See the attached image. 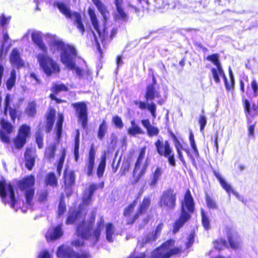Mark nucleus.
Listing matches in <instances>:
<instances>
[{"mask_svg": "<svg viewBox=\"0 0 258 258\" xmlns=\"http://www.w3.org/2000/svg\"><path fill=\"white\" fill-rule=\"evenodd\" d=\"M97 185L95 184H92L86 189L83 197V205L80 207V210L76 213L70 212L67 218L66 223L71 224L74 223L78 224L77 233L78 236L81 238L72 241V243L75 246H80L83 244L84 239L90 238L94 243L96 242L100 236L101 231L104 226V220L103 217H100L97 223L96 229L91 233V227L94 222L96 213L93 212L91 213V217L89 221H85V217L86 211L83 210V206H88L92 200V197L94 192L97 189Z\"/></svg>", "mask_w": 258, "mask_h": 258, "instance_id": "1", "label": "nucleus"}, {"mask_svg": "<svg viewBox=\"0 0 258 258\" xmlns=\"http://www.w3.org/2000/svg\"><path fill=\"white\" fill-rule=\"evenodd\" d=\"M92 2L96 5L98 10L101 14L104 21L103 25L102 26L100 25L94 11L91 9H89L88 13L92 25L96 32V33L95 32L93 31L94 39L97 45V49L100 51V42L103 46L108 43L117 33V29L113 28L110 31V33H109L108 28L106 26V22L108 19V12L106 10L104 5L100 0H92Z\"/></svg>", "mask_w": 258, "mask_h": 258, "instance_id": "2", "label": "nucleus"}, {"mask_svg": "<svg viewBox=\"0 0 258 258\" xmlns=\"http://www.w3.org/2000/svg\"><path fill=\"white\" fill-rule=\"evenodd\" d=\"M50 47L53 53L60 52V60L68 69L74 70L79 77L83 76V71L75 65L77 52L73 46L66 44L56 37H53L50 42Z\"/></svg>", "mask_w": 258, "mask_h": 258, "instance_id": "3", "label": "nucleus"}, {"mask_svg": "<svg viewBox=\"0 0 258 258\" xmlns=\"http://www.w3.org/2000/svg\"><path fill=\"white\" fill-rule=\"evenodd\" d=\"M194 202L190 191L188 190L181 203V213L179 219L177 220L173 225V232L176 233L183 224L190 218V213L194 212Z\"/></svg>", "mask_w": 258, "mask_h": 258, "instance_id": "4", "label": "nucleus"}, {"mask_svg": "<svg viewBox=\"0 0 258 258\" xmlns=\"http://www.w3.org/2000/svg\"><path fill=\"white\" fill-rule=\"evenodd\" d=\"M37 58L40 66L47 76L59 72L58 64L48 55L47 51L38 53Z\"/></svg>", "mask_w": 258, "mask_h": 258, "instance_id": "5", "label": "nucleus"}, {"mask_svg": "<svg viewBox=\"0 0 258 258\" xmlns=\"http://www.w3.org/2000/svg\"><path fill=\"white\" fill-rule=\"evenodd\" d=\"M174 240L170 239L164 243L152 253V258H169L172 255L178 253L180 249L174 247Z\"/></svg>", "mask_w": 258, "mask_h": 258, "instance_id": "6", "label": "nucleus"}, {"mask_svg": "<svg viewBox=\"0 0 258 258\" xmlns=\"http://www.w3.org/2000/svg\"><path fill=\"white\" fill-rule=\"evenodd\" d=\"M0 196L3 202L9 204L12 208L16 209L18 207L13 187L10 183H7L5 181H0Z\"/></svg>", "mask_w": 258, "mask_h": 258, "instance_id": "7", "label": "nucleus"}, {"mask_svg": "<svg viewBox=\"0 0 258 258\" xmlns=\"http://www.w3.org/2000/svg\"><path fill=\"white\" fill-rule=\"evenodd\" d=\"M34 176H28L19 182V187L22 190L25 191V198L27 206L31 207L33 205V199L34 195Z\"/></svg>", "mask_w": 258, "mask_h": 258, "instance_id": "8", "label": "nucleus"}, {"mask_svg": "<svg viewBox=\"0 0 258 258\" xmlns=\"http://www.w3.org/2000/svg\"><path fill=\"white\" fill-rule=\"evenodd\" d=\"M54 5L56 7L60 12L67 18L73 20L77 28L83 34L85 32V28L82 22L81 16L79 13L72 12L69 7L61 2H55Z\"/></svg>", "mask_w": 258, "mask_h": 258, "instance_id": "9", "label": "nucleus"}, {"mask_svg": "<svg viewBox=\"0 0 258 258\" xmlns=\"http://www.w3.org/2000/svg\"><path fill=\"white\" fill-rule=\"evenodd\" d=\"M157 153L167 158L169 164L172 166L176 165L174 152L167 141L162 142L158 140L155 143Z\"/></svg>", "mask_w": 258, "mask_h": 258, "instance_id": "10", "label": "nucleus"}, {"mask_svg": "<svg viewBox=\"0 0 258 258\" xmlns=\"http://www.w3.org/2000/svg\"><path fill=\"white\" fill-rule=\"evenodd\" d=\"M145 153L146 148H143L141 150L140 155L135 164V169L133 171V177L136 182L138 181L141 177L144 175L149 165L148 159H146L145 163L142 164Z\"/></svg>", "mask_w": 258, "mask_h": 258, "instance_id": "11", "label": "nucleus"}, {"mask_svg": "<svg viewBox=\"0 0 258 258\" xmlns=\"http://www.w3.org/2000/svg\"><path fill=\"white\" fill-rule=\"evenodd\" d=\"M30 127L26 124L22 125L19 130L17 136L14 140L15 147L18 149L23 147L26 142V139L30 136Z\"/></svg>", "mask_w": 258, "mask_h": 258, "instance_id": "12", "label": "nucleus"}, {"mask_svg": "<svg viewBox=\"0 0 258 258\" xmlns=\"http://www.w3.org/2000/svg\"><path fill=\"white\" fill-rule=\"evenodd\" d=\"M176 203V195L173 191L169 189L165 191L160 198L159 205L167 209L172 210L174 208Z\"/></svg>", "mask_w": 258, "mask_h": 258, "instance_id": "13", "label": "nucleus"}, {"mask_svg": "<svg viewBox=\"0 0 258 258\" xmlns=\"http://www.w3.org/2000/svg\"><path fill=\"white\" fill-rule=\"evenodd\" d=\"M76 109V114L79 122H81L82 126L85 128L87 124V106L83 102L73 104Z\"/></svg>", "mask_w": 258, "mask_h": 258, "instance_id": "14", "label": "nucleus"}, {"mask_svg": "<svg viewBox=\"0 0 258 258\" xmlns=\"http://www.w3.org/2000/svg\"><path fill=\"white\" fill-rule=\"evenodd\" d=\"M57 256L58 257L66 258H87L88 254L85 253L82 254H76L69 247L61 245L58 248Z\"/></svg>", "mask_w": 258, "mask_h": 258, "instance_id": "15", "label": "nucleus"}, {"mask_svg": "<svg viewBox=\"0 0 258 258\" xmlns=\"http://www.w3.org/2000/svg\"><path fill=\"white\" fill-rule=\"evenodd\" d=\"M30 33L32 41L39 48V49L42 51V52L47 51V48L42 41V33L40 32L37 31L29 30L24 37H26Z\"/></svg>", "mask_w": 258, "mask_h": 258, "instance_id": "16", "label": "nucleus"}, {"mask_svg": "<svg viewBox=\"0 0 258 258\" xmlns=\"http://www.w3.org/2000/svg\"><path fill=\"white\" fill-rule=\"evenodd\" d=\"M1 125L3 130H0V138L3 142L9 143L10 141L9 135L13 132V126L4 119H1Z\"/></svg>", "mask_w": 258, "mask_h": 258, "instance_id": "17", "label": "nucleus"}, {"mask_svg": "<svg viewBox=\"0 0 258 258\" xmlns=\"http://www.w3.org/2000/svg\"><path fill=\"white\" fill-rule=\"evenodd\" d=\"M163 228V224L160 223L158 225L154 233H150L144 236L142 240L138 241V246L142 247L144 244L147 243H150L155 241L158 235L160 234Z\"/></svg>", "mask_w": 258, "mask_h": 258, "instance_id": "18", "label": "nucleus"}, {"mask_svg": "<svg viewBox=\"0 0 258 258\" xmlns=\"http://www.w3.org/2000/svg\"><path fill=\"white\" fill-rule=\"evenodd\" d=\"M214 175L219 181L222 187L226 191L229 196L231 193L234 195L238 199L240 200V196L238 192L235 191L230 184L227 183L225 180L222 177L220 173L216 170H213Z\"/></svg>", "mask_w": 258, "mask_h": 258, "instance_id": "19", "label": "nucleus"}, {"mask_svg": "<svg viewBox=\"0 0 258 258\" xmlns=\"http://www.w3.org/2000/svg\"><path fill=\"white\" fill-rule=\"evenodd\" d=\"M227 234L229 244L232 248L236 249L241 246V239L235 231L233 230H228Z\"/></svg>", "mask_w": 258, "mask_h": 258, "instance_id": "20", "label": "nucleus"}, {"mask_svg": "<svg viewBox=\"0 0 258 258\" xmlns=\"http://www.w3.org/2000/svg\"><path fill=\"white\" fill-rule=\"evenodd\" d=\"M25 166L29 170H31L34 165L36 157L35 150L27 149L25 153Z\"/></svg>", "mask_w": 258, "mask_h": 258, "instance_id": "21", "label": "nucleus"}, {"mask_svg": "<svg viewBox=\"0 0 258 258\" xmlns=\"http://www.w3.org/2000/svg\"><path fill=\"white\" fill-rule=\"evenodd\" d=\"M63 234L62 225L60 224L54 228L49 229L45 235L47 240H53L60 237Z\"/></svg>", "mask_w": 258, "mask_h": 258, "instance_id": "22", "label": "nucleus"}, {"mask_svg": "<svg viewBox=\"0 0 258 258\" xmlns=\"http://www.w3.org/2000/svg\"><path fill=\"white\" fill-rule=\"evenodd\" d=\"M211 72L212 73L213 79L216 83H218L220 82L219 76H222L224 80V82L226 89L228 90L231 89V86H229V84H228L227 82V79L225 77L222 67H219L216 68H213L211 70Z\"/></svg>", "mask_w": 258, "mask_h": 258, "instance_id": "23", "label": "nucleus"}, {"mask_svg": "<svg viewBox=\"0 0 258 258\" xmlns=\"http://www.w3.org/2000/svg\"><path fill=\"white\" fill-rule=\"evenodd\" d=\"M160 97L161 94L159 91L153 84L149 85L147 87L145 95L147 101L153 100L156 98H158Z\"/></svg>", "mask_w": 258, "mask_h": 258, "instance_id": "24", "label": "nucleus"}, {"mask_svg": "<svg viewBox=\"0 0 258 258\" xmlns=\"http://www.w3.org/2000/svg\"><path fill=\"white\" fill-rule=\"evenodd\" d=\"M10 60L11 63L16 67H21L24 64V61L20 57L19 51L17 48L13 49L10 56Z\"/></svg>", "mask_w": 258, "mask_h": 258, "instance_id": "25", "label": "nucleus"}, {"mask_svg": "<svg viewBox=\"0 0 258 258\" xmlns=\"http://www.w3.org/2000/svg\"><path fill=\"white\" fill-rule=\"evenodd\" d=\"M163 172L162 168L158 166L156 167L154 170H153L149 182L150 186L154 187L157 185L158 181L162 175Z\"/></svg>", "mask_w": 258, "mask_h": 258, "instance_id": "26", "label": "nucleus"}, {"mask_svg": "<svg viewBox=\"0 0 258 258\" xmlns=\"http://www.w3.org/2000/svg\"><path fill=\"white\" fill-rule=\"evenodd\" d=\"M244 109L246 115L247 117L248 116L254 117L257 116L258 114V110L256 106L253 104L251 106L250 103L247 99L244 101Z\"/></svg>", "mask_w": 258, "mask_h": 258, "instance_id": "27", "label": "nucleus"}, {"mask_svg": "<svg viewBox=\"0 0 258 258\" xmlns=\"http://www.w3.org/2000/svg\"><path fill=\"white\" fill-rule=\"evenodd\" d=\"M95 149L94 147L92 146L90 150L89 159L86 165L87 174L89 176L91 175L93 173V169L95 163Z\"/></svg>", "mask_w": 258, "mask_h": 258, "instance_id": "28", "label": "nucleus"}, {"mask_svg": "<svg viewBox=\"0 0 258 258\" xmlns=\"http://www.w3.org/2000/svg\"><path fill=\"white\" fill-rule=\"evenodd\" d=\"M141 122L142 125L147 130V134L149 137L156 136L159 134V129L152 125L148 119L142 120Z\"/></svg>", "mask_w": 258, "mask_h": 258, "instance_id": "29", "label": "nucleus"}, {"mask_svg": "<svg viewBox=\"0 0 258 258\" xmlns=\"http://www.w3.org/2000/svg\"><path fill=\"white\" fill-rule=\"evenodd\" d=\"M151 202V199L150 198L147 197L145 198L142 203V204L141 205L140 207V209L137 211V213L135 214L134 217V219L132 221V223L134 222L135 220H136L139 216L142 214V213L145 212L149 206Z\"/></svg>", "mask_w": 258, "mask_h": 258, "instance_id": "30", "label": "nucleus"}, {"mask_svg": "<svg viewBox=\"0 0 258 258\" xmlns=\"http://www.w3.org/2000/svg\"><path fill=\"white\" fill-rule=\"evenodd\" d=\"M55 115V111L53 109H50L46 118V131L47 132H50L53 125L54 119Z\"/></svg>", "mask_w": 258, "mask_h": 258, "instance_id": "31", "label": "nucleus"}, {"mask_svg": "<svg viewBox=\"0 0 258 258\" xmlns=\"http://www.w3.org/2000/svg\"><path fill=\"white\" fill-rule=\"evenodd\" d=\"M106 238L109 242H112L115 237L114 226L111 223H107L105 226Z\"/></svg>", "mask_w": 258, "mask_h": 258, "instance_id": "32", "label": "nucleus"}, {"mask_svg": "<svg viewBox=\"0 0 258 258\" xmlns=\"http://www.w3.org/2000/svg\"><path fill=\"white\" fill-rule=\"evenodd\" d=\"M128 134L131 136H136L137 134H143L144 133L142 129L135 123V120L131 121V126L127 130Z\"/></svg>", "mask_w": 258, "mask_h": 258, "instance_id": "33", "label": "nucleus"}, {"mask_svg": "<svg viewBox=\"0 0 258 258\" xmlns=\"http://www.w3.org/2000/svg\"><path fill=\"white\" fill-rule=\"evenodd\" d=\"M64 179L66 186H72L74 183L75 180V173L72 171L64 172Z\"/></svg>", "mask_w": 258, "mask_h": 258, "instance_id": "34", "label": "nucleus"}, {"mask_svg": "<svg viewBox=\"0 0 258 258\" xmlns=\"http://www.w3.org/2000/svg\"><path fill=\"white\" fill-rule=\"evenodd\" d=\"M45 184L53 187L56 186L57 179L53 173H49L46 175L45 179Z\"/></svg>", "mask_w": 258, "mask_h": 258, "instance_id": "35", "label": "nucleus"}, {"mask_svg": "<svg viewBox=\"0 0 258 258\" xmlns=\"http://www.w3.org/2000/svg\"><path fill=\"white\" fill-rule=\"evenodd\" d=\"M106 165V156L105 153L101 158V161L97 169V175L99 178L101 177L104 173Z\"/></svg>", "mask_w": 258, "mask_h": 258, "instance_id": "36", "label": "nucleus"}, {"mask_svg": "<svg viewBox=\"0 0 258 258\" xmlns=\"http://www.w3.org/2000/svg\"><path fill=\"white\" fill-rule=\"evenodd\" d=\"M116 7L117 12L119 15L120 18L125 20L126 18V14L122 8V0H114Z\"/></svg>", "mask_w": 258, "mask_h": 258, "instance_id": "37", "label": "nucleus"}, {"mask_svg": "<svg viewBox=\"0 0 258 258\" xmlns=\"http://www.w3.org/2000/svg\"><path fill=\"white\" fill-rule=\"evenodd\" d=\"M76 137L75 139L74 155L76 161H77L79 157V149L80 145V132L79 130L76 131Z\"/></svg>", "mask_w": 258, "mask_h": 258, "instance_id": "38", "label": "nucleus"}, {"mask_svg": "<svg viewBox=\"0 0 258 258\" xmlns=\"http://www.w3.org/2000/svg\"><path fill=\"white\" fill-rule=\"evenodd\" d=\"M63 121V115L61 113L58 114V120L56 123V136L58 139H59L62 133V125Z\"/></svg>", "mask_w": 258, "mask_h": 258, "instance_id": "39", "label": "nucleus"}, {"mask_svg": "<svg viewBox=\"0 0 258 258\" xmlns=\"http://www.w3.org/2000/svg\"><path fill=\"white\" fill-rule=\"evenodd\" d=\"M107 125L105 120H103L100 125L98 132V138L100 140H102L107 132Z\"/></svg>", "mask_w": 258, "mask_h": 258, "instance_id": "40", "label": "nucleus"}, {"mask_svg": "<svg viewBox=\"0 0 258 258\" xmlns=\"http://www.w3.org/2000/svg\"><path fill=\"white\" fill-rule=\"evenodd\" d=\"M56 147L55 145H51L48 146L46 149L45 153V157L48 159H51L54 158Z\"/></svg>", "mask_w": 258, "mask_h": 258, "instance_id": "41", "label": "nucleus"}, {"mask_svg": "<svg viewBox=\"0 0 258 258\" xmlns=\"http://www.w3.org/2000/svg\"><path fill=\"white\" fill-rule=\"evenodd\" d=\"M202 222L204 228L208 230L210 228V219L204 211L203 209H201Z\"/></svg>", "mask_w": 258, "mask_h": 258, "instance_id": "42", "label": "nucleus"}, {"mask_svg": "<svg viewBox=\"0 0 258 258\" xmlns=\"http://www.w3.org/2000/svg\"><path fill=\"white\" fill-rule=\"evenodd\" d=\"M36 106L34 102H32L28 104L26 109V112L29 116H33L35 114L36 112Z\"/></svg>", "mask_w": 258, "mask_h": 258, "instance_id": "43", "label": "nucleus"}, {"mask_svg": "<svg viewBox=\"0 0 258 258\" xmlns=\"http://www.w3.org/2000/svg\"><path fill=\"white\" fill-rule=\"evenodd\" d=\"M207 59L212 62L213 64L216 66V68L221 67V63L219 60L218 55L217 54L208 56Z\"/></svg>", "mask_w": 258, "mask_h": 258, "instance_id": "44", "label": "nucleus"}, {"mask_svg": "<svg viewBox=\"0 0 258 258\" xmlns=\"http://www.w3.org/2000/svg\"><path fill=\"white\" fill-rule=\"evenodd\" d=\"M43 135L40 131H38L36 133V142L38 145V148L40 149L42 148L43 146Z\"/></svg>", "mask_w": 258, "mask_h": 258, "instance_id": "45", "label": "nucleus"}, {"mask_svg": "<svg viewBox=\"0 0 258 258\" xmlns=\"http://www.w3.org/2000/svg\"><path fill=\"white\" fill-rule=\"evenodd\" d=\"M137 204V201L135 200L131 204L126 207L124 211V215L125 216H129L133 212L135 207Z\"/></svg>", "mask_w": 258, "mask_h": 258, "instance_id": "46", "label": "nucleus"}, {"mask_svg": "<svg viewBox=\"0 0 258 258\" xmlns=\"http://www.w3.org/2000/svg\"><path fill=\"white\" fill-rule=\"evenodd\" d=\"M226 246L227 242L226 240L222 239L217 240L214 242V247L218 250H221Z\"/></svg>", "mask_w": 258, "mask_h": 258, "instance_id": "47", "label": "nucleus"}, {"mask_svg": "<svg viewBox=\"0 0 258 258\" xmlns=\"http://www.w3.org/2000/svg\"><path fill=\"white\" fill-rule=\"evenodd\" d=\"M147 109L150 112L152 116L154 118L156 117V105L153 103L151 102L150 103L147 104Z\"/></svg>", "mask_w": 258, "mask_h": 258, "instance_id": "48", "label": "nucleus"}, {"mask_svg": "<svg viewBox=\"0 0 258 258\" xmlns=\"http://www.w3.org/2000/svg\"><path fill=\"white\" fill-rule=\"evenodd\" d=\"M112 121L118 128H121L123 126L121 118L118 116L113 117L112 118Z\"/></svg>", "mask_w": 258, "mask_h": 258, "instance_id": "49", "label": "nucleus"}, {"mask_svg": "<svg viewBox=\"0 0 258 258\" xmlns=\"http://www.w3.org/2000/svg\"><path fill=\"white\" fill-rule=\"evenodd\" d=\"M66 205L62 199H61L58 206V216H60L63 214L66 211Z\"/></svg>", "mask_w": 258, "mask_h": 258, "instance_id": "50", "label": "nucleus"}, {"mask_svg": "<svg viewBox=\"0 0 258 258\" xmlns=\"http://www.w3.org/2000/svg\"><path fill=\"white\" fill-rule=\"evenodd\" d=\"M199 122L200 125L201 132H202L207 124L206 117L204 115H200Z\"/></svg>", "mask_w": 258, "mask_h": 258, "instance_id": "51", "label": "nucleus"}, {"mask_svg": "<svg viewBox=\"0 0 258 258\" xmlns=\"http://www.w3.org/2000/svg\"><path fill=\"white\" fill-rule=\"evenodd\" d=\"M38 201L40 202H43L46 200L47 192L45 190H41L38 193Z\"/></svg>", "mask_w": 258, "mask_h": 258, "instance_id": "52", "label": "nucleus"}, {"mask_svg": "<svg viewBox=\"0 0 258 258\" xmlns=\"http://www.w3.org/2000/svg\"><path fill=\"white\" fill-rule=\"evenodd\" d=\"M206 202L207 206L209 208L211 209H216L217 208V205L215 203V202L210 197H207L206 198Z\"/></svg>", "mask_w": 258, "mask_h": 258, "instance_id": "53", "label": "nucleus"}, {"mask_svg": "<svg viewBox=\"0 0 258 258\" xmlns=\"http://www.w3.org/2000/svg\"><path fill=\"white\" fill-rule=\"evenodd\" d=\"M9 39V35L7 34V33L3 31V44L2 45L1 50H0L1 56L2 55V53H3V51L4 47V45L6 42H8Z\"/></svg>", "mask_w": 258, "mask_h": 258, "instance_id": "54", "label": "nucleus"}, {"mask_svg": "<svg viewBox=\"0 0 258 258\" xmlns=\"http://www.w3.org/2000/svg\"><path fill=\"white\" fill-rule=\"evenodd\" d=\"M56 93L60 91H67V87L63 84L55 85L53 87Z\"/></svg>", "mask_w": 258, "mask_h": 258, "instance_id": "55", "label": "nucleus"}, {"mask_svg": "<svg viewBox=\"0 0 258 258\" xmlns=\"http://www.w3.org/2000/svg\"><path fill=\"white\" fill-rule=\"evenodd\" d=\"M10 20V17L6 18L4 15L0 17V25L2 27L8 24Z\"/></svg>", "mask_w": 258, "mask_h": 258, "instance_id": "56", "label": "nucleus"}, {"mask_svg": "<svg viewBox=\"0 0 258 258\" xmlns=\"http://www.w3.org/2000/svg\"><path fill=\"white\" fill-rule=\"evenodd\" d=\"M15 79H14L13 78H10L7 81V86L9 90L11 89V88L13 87L15 83Z\"/></svg>", "mask_w": 258, "mask_h": 258, "instance_id": "57", "label": "nucleus"}, {"mask_svg": "<svg viewBox=\"0 0 258 258\" xmlns=\"http://www.w3.org/2000/svg\"><path fill=\"white\" fill-rule=\"evenodd\" d=\"M10 102V95L7 94L5 98V109L4 113L6 114L7 113V111L8 109L9 108V104Z\"/></svg>", "mask_w": 258, "mask_h": 258, "instance_id": "58", "label": "nucleus"}, {"mask_svg": "<svg viewBox=\"0 0 258 258\" xmlns=\"http://www.w3.org/2000/svg\"><path fill=\"white\" fill-rule=\"evenodd\" d=\"M251 87L254 92V95L257 96V91L258 90V85L255 80H253L251 83Z\"/></svg>", "mask_w": 258, "mask_h": 258, "instance_id": "59", "label": "nucleus"}, {"mask_svg": "<svg viewBox=\"0 0 258 258\" xmlns=\"http://www.w3.org/2000/svg\"><path fill=\"white\" fill-rule=\"evenodd\" d=\"M65 156H66V150H65V149H63L61 151V156L60 157V158L59 159L58 164H59L60 165L63 164Z\"/></svg>", "mask_w": 258, "mask_h": 258, "instance_id": "60", "label": "nucleus"}, {"mask_svg": "<svg viewBox=\"0 0 258 258\" xmlns=\"http://www.w3.org/2000/svg\"><path fill=\"white\" fill-rule=\"evenodd\" d=\"M174 142L175 147L176 148V151H181V150L182 149V146L175 137H174Z\"/></svg>", "mask_w": 258, "mask_h": 258, "instance_id": "61", "label": "nucleus"}, {"mask_svg": "<svg viewBox=\"0 0 258 258\" xmlns=\"http://www.w3.org/2000/svg\"><path fill=\"white\" fill-rule=\"evenodd\" d=\"M9 113H10V115L11 117L12 120L14 121V120H15V118L16 117V109L10 108H9Z\"/></svg>", "mask_w": 258, "mask_h": 258, "instance_id": "62", "label": "nucleus"}, {"mask_svg": "<svg viewBox=\"0 0 258 258\" xmlns=\"http://www.w3.org/2000/svg\"><path fill=\"white\" fill-rule=\"evenodd\" d=\"M136 104L138 105L139 107L141 109H145L147 107V104L144 102H136Z\"/></svg>", "mask_w": 258, "mask_h": 258, "instance_id": "63", "label": "nucleus"}, {"mask_svg": "<svg viewBox=\"0 0 258 258\" xmlns=\"http://www.w3.org/2000/svg\"><path fill=\"white\" fill-rule=\"evenodd\" d=\"M40 258H51L50 254L47 251H43L39 255Z\"/></svg>", "mask_w": 258, "mask_h": 258, "instance_id": "64", "label": "nucleus"}]
</instances>
